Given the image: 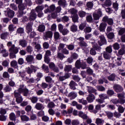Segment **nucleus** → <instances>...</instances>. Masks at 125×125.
Here are the masks:
<instances>
[{
	"mask_svg": "<svg viewBox=\"0 0 125 125\" xmlns=\"http://www.w3.org/2000/svg\"><path fill=\"white\" fill-rule=\"evenodd\" d=\"M90 54H91V55H96V51L94 48V47H93H93L91 48L90 50Z\"/></svg>",
	"mask_w": 125,
	"mask_h": 125,
	"instance_id": "64",
	"label": "nucleus"
},
{
	"mask_svg": "<svg viewBox=\"0 0 125 125\" xmlns=\"http://www.w3.org/2000/svg\"><path fill=\"white\" fill-rule=\"evenodd\" d=\"M11 90H12V88L8 85H7L3 89L4 92H10Z\"/></svg>",
	"mask_w": 125,
	"mask_h": 125,
	"instance_id": "53",
	"label": "nucleus"
},
{
	"mask_svg": "<svg viewBox=\"0 0 125 125\" xmlns=\"http://www.w3.org/2000/svg\"><path fill=\"white\" fill-rule=\"evenodd\" d=\"M78 95L77 93L74 92H71L69 93L67 96V97L70 99V100H73V99H75L76 97H77Z\"/></svg>",
	"mask_w": 125,
	"mask_h": 125,
	"instance_id": "17",
	"label": "nucleus"
},
{
	"mask_svg": "<svg viewBox=\"0 0 125 125\" xmlns=\"http://www.w3.org/2000/svg\"><path fill=\"white\" fill-rule=\"evenodd\" d=\"M14 95L16 98V101L17 103L20 104L23 101V98L21 96V94L15 90L14 92Z\"/></svg>",
	"mask_w": 125,
	"mask_h": 125,
	"instance_id": "3",
	"label": "nucleus"
},
{
	"mask_svg": "<svg viewBox=\"0 0 125 125\" xmlns=\"http://www.w3.org/2000/svg\"><path fill=\"white\" fill-rule=\"evenodd\" d=\"M102 5L103 7H104V6L109 7V6H111V5H112V2L110 0H106L104 4H103Z\"/></svg>",
	"mask_w": 125,
	"mask_h": 125,
	"instance_id": "31",
	"label": "nucleus"
},
{
	"mask_svg": "<svg viewBox=\"0 0 125 125\" xmlns=\"http://www.w3.org/2000/svg\"><path fill=\"white\" fill-rule=\"evenodd\" d=\"M55 10V5H51L49 7L44 10V13H50V12H53V11Z\"/></svg>",
	"mask_w": 125,
	"mask_h": 125,
	"instance_id": "14",
	"label": "nucleus"
},
{
	"mask_svg": "<svg viewBox=\"0 0 125 125\" xmlns=\"http://www.w3.org/2000/svg\"><path fill=\"white\" fill-rule=\"evenodd\" d=\"M71 70L72 66L71 65H65V66L64 67V71H65V72H67L68 73H69V72H71Z\"/></svg>",
	"mask_w": 125,
	"mask_h": 125,
	"instance_id": "45",
	"label": "nucleus"
},
{
	"mask_svg": "<svg viewBox=\"0 0 125 125\" xmlns=\"http://www.w3.org/2000/svg\"><path fill=\"white\" fill-rule=\"evenodd\" d=\"M103 56L104 59H106L107 60H110L111 58V55L110 53L107 52H104L103 53Z\"/></svg>",
	"mask_w": 125,
	"mask_h": 125,
	"instance_id": "38",
	"label": "nucleus"
},
{
	"mask_svg": "<svg viewBox=\"0 0 125 125\" xmlns=\"http://www.w3.org/2000/svg\"><path fill=\"white\" fill-rule=\"evenodd\" d=\"M102 15V12L101 11V9H99L97 13H94L93 14V17L94 20H99L100 17Z\"/></svg>",
	"mask_w": 125,
	"mask_h": 125,
	"instance_id": "7",
	"label": "nucleus"
},
{
	"mask_svg": "<svg viewBox=\"0 0 125 125\" xmlns=\"http://www.w3.org/2000/svg\"><path fill=\"white\" fill-rule=\"evenodd\" d=\"M19 9L20 11H23L24 9L27 8V5H25L24 3L20 4L18 6Z\"/></svg>",
	"mask_w": 125,
	"mask_h": 125,
	"instance_id": "30",
	"label": "nucleus"
},
{
	"mask_svg": "<svg viewBox=\"0 0 125 125\" xmlns=\"http://www.w3.org/2000/svg\"><path fill=\"white\" fill-rule=\"evenodd\" d=\"M36 18L37 14L35 12V10H32L29 14V19L30 21H34V20H36Z\"/></svg>",
	"mask_w": 125,
	"mask_h": 125,
	"instance_id": "11",
	"label": "nucleus"
},
{
	"mask_svg": "<svg viewBox=\"0 0 125 125\" xmlns=\"http://www.w3.org/2000/svg\"><path fill=\"white\" fill-rule=\"evenodd\" d=\"M69 78H70V74L69 73H66L64 76L59 77V81L60 82H63V81H65V80H67Z\"/></svg>",
	"mask_w": 125,
	"mask_h": 125,
	"instance_id": "23",
	"label": "nucleus"
},
{
	"mask_svg": "<svg viewBox=\"0 0 125 125\" xmlns=\"http://www.w3.org/2000/svg\"><path fill=\"white\" fill-rule=\"evenodd\" d=\"M124 34H125V28H121L118 32V35L119 36H123Z\"/></svg>",
	"mask_w": 125,
	"mask_h": 125,
	"instance_id": "63",
	"label": "nucleus"
},
{
	"mask_svg": "<svg viewBox=\"0 0 125 125\" xmlns=\"http://www.w3.org/2000/svg\"><path fill=\"white\" fill-rule=\"evenodd\" d=\"M17 91L21 94L23 93V96H28V94H29V90L24 87V85H20Z\"/></svg>",
	"mask_w": 125,
	"mask_h": 125,
	"instance_id": "2",
	"label": "nucleus"
},
{
	"mask_svg": "<svg viewBox=\"0 0 125 125\" xmlns=\"http://www.w3.org/2000/svg\"><path fill=\"white\" fill-rule=\"evenodd\" d=\"M86 73L88 75L91 76L93 75V70L91 69L90 67H88L86 70Z\"/></svg>",
	"mask_w": 125,
	"mask_h": 125,
	"instance_id": "61",
	"label": "nucleus"
},
{
	"mask_svg": "<svg viewBox=\"0 0 125 125\" xmlns=\"http://www.w3.org/2000/svg\"><path fill=\"white\" fill-rule=\"evenodd\" d=\"M103 22H106L108 24V25H113L114 23V21H113L112 19H109L108 16H105L103 18Z\"/></svg>",
	"mask_w": 125,
	"mask_h": 125,
	"instance_id": "10",
	"label": "nucleus"
},
{
	"mask_svg": "<svg viewBox=\"0 0 125 125\" xmlns=\"http://www.w3.org/2000/svg\"><path fill=\"white\" fill-rule=\"evenodd\" d=\"M60 33H62L63 36H66V35L68 34L69 31L68 30V29L64 28L62 29V31L60 32Z\"/></svg>",
	"mask_w": 125,
	"mask_h": 125,
	"instance_id": "62",
	"label": "nucleus"
},
{
	"mask_svg": "<svg viewBox=\"0 0 125 125\" xmlns=\"http://www.w3.org/2000/svg\"><path fill=\"white\" fill-rule=\"evenodd\" d=\"M8 36H9V32H3L0 35V38L2 40H5L6 38H7Z\"/></svg>",
	"mask_w": 125,
	"mask_h": 125,
	"instance_id": "39",
	"label": "nucleus"
},
{
	"mask_svg": "<svg viewBox=\"0 0 125 125\" xmlns=\"http://www.w3.org/2000/svg\"><path fill=\"white\" fill-rule=\"evenodd\" d=\"M75 66L77 69H80L82 67V62H81V60H78L75 62Z\"/></svg>",
	"mask_w": 125,
	"mask_h": 125,
	"instance_id": "47",
	"label": "nucleus"
},
{
	"mask_svg": "<svg viewBox=\"0 0 125 125\" xmlns=\"http://www.w3.org/2000/svg\"><path fill=\"white\" fill-rule=\"evenodd\" d=\"M85 27H86V22H83L79 25V28L81 31H83V30Z\"/></svg>",
	"mask_w": 125,
	"mask_h": 125,
	"instance_id": "58",
	"label": "nucleus"
},
{
	"mask_svg": "<svg viewBox=\"0 0 125 125\" xmlns=\"http://www.w3.org/2000/svg\"><path fill=\"white\" fill-rule=\"evenodd\" d=\"M37 31L40 33L44 32L45 31V26L43 24H40L38 27Z\"/></svg>",
	"mask_w": 125,
	"mask_h": 125,
	"instance_id": "26",
	"label": "nucleus"
},
{
	"mask_svg": "<svg viewBox=\"0 0 125 125\" xmlns=\"http://www.w3.org/2000/svg\"><path fill=\"white\" fill-rule=\"evenodd\" d=\"M100 110H101V105L97 104L95 106V109L93 111V113H94V114H96L98 111H100Z\"/></svg>",
	"mask_w": 125,
	"mask_h": 125,
	"instance_id": "41",
	"label": "nucleus"
},
{
	"mask_svg": "<svg viewBox=\"0 0 125 125\" xmlns=\"http://www.w3.org/2000/svg\"><path fill=\"white\" fill-rule=\"evenodd\" d=\"M125 49L124 48L120 49L118 52L117 56H120V55H124L125 54Z\"/></svg>",
	"mask_w": 125,
	"mask_h": 125,
	"instance_id": "60",
	"label": "nucleus"
},
{
	"mask_svg": "<svg viewBox=\"0 0 125 125\" xmlns=\"http://www.w3.org/2000/svg\"><path fill=\"white\" fill-rule=\"evenodd\" d=\"M95 123L97 125H103L104 124V120L100 118H97L96 119Z\"/></svg>",
	"mask_w": 125,
	"mask_h": 125,
	"instance_id": "35",
	"label": "nucleus"
},
{
	"mask_svg": "<svg viewBox=\"0 0 125 125\" xmlns=\"http://www.w3.org/2000/svg\"><path fill=\"white\" fill-rule=\"evenodd\" d=\"M71 32H77L78 31V26L75 24H73L70 27Z\"/></svg>",
	"mask_w": 125,
	"mask_h": 125,
	"instance_id": "50",
	"label": "nucleus"
},
{
	"mask_svg": "<svg viewBox=\"0 0 125 125\" xmlns=\"http://www.w3.org/2000/svg\"><path fill=\"white\" fill-rule=\"evenodd\" d=\"M86 20L87 22H88L89 23H91L92 22V21H93V19L92 18V16H91L90 15L86 16Z\"/></svg>",
	"mask_w": 125,
	"mask_h": 125,
	"instance_id": "55",
	"label": "nucleus"
},
{
	"mask_svg": "<svg viewBox=\"0 0 125 125\" xmlns=\"http://www.w3.org/2000/svg\"><path fill=\"white\" fill-rule=\"evenodd\" d=\"M7 46L9 47V52H13L15 54H17L19 52V47L15 46V44H12V42H8Z\"/></svg>",
	"mask_w": 125,
	"mask_h": 125,
	"instance_id": "1",
	"label": "nucleus"
},
{
	"mask_svg": "<svg viewBox=\"0 0 125 125\" xmlns=\"http://www.w3.org/2000/svg\"><path fill=\"white\" fill-rule=\"evenodd\" d=\"M10 65L11 67H13V68L17 69V68H18V62L15 60H13L11 62Z\"/></svg>",
	"mask_w": 125,
	"mask_h": 125,
	"instance_id": "28",
	"label": "nucleus"
},
{
	"mask_svg": "<svg viewBox=\"0 0 125 125\" xmlns=\"http://www.w3.org/2000/svg\"><path fill=\"white\" fill-rule=\"evenodd\" d=\"M78 41H79V45L82 48H85L87 46V43L84 42V38L80 37L77 39Z\"/></svg>",
	"mask_w": 125,
	"mask_h": 125,
	"instance_id": "5",
	"label": "nucleus"
},
{
	"mask_svg": "<svg viewBox=\"0 0 125 125\" xmlns=\"http://www.w3.org/2000/svg\"><path fill=\"white\" fill-rule=\"evenodd\" d=\"M25 60L27 63H32L34 61V56L28 55L25 58Z\"/></svg>",
	"mask_w": 125,
	"mask_h": 125,
	"instance_id": "22",
	"label": "nucleus"
},
{
	"mask_svg": "<svg viewBox=\"0 0 125 125\" xmlns=\"http://www.w3.org/2000/svg\"><path fill=\"white\" fill-rule=\"evenodd\" d=\"M19 45H21L22 47H26L28 42L27 41L24 40H21L19 42Z\"/></svg>",
	"mask_w": 125,
	"mask_h": 125,
	"instance_id": "24",
	"label": "nucleus"
},
{
	"mask_svg": "<svg viewBox=\"0 0 125 125\" xmlns=\"http://www.w3.org/2000/svg\"><path fill=\"white\" fill-rule=\"evenodd\" d=\"M58 4L60 6L65 7V6L67 5V1H66V0H59L58 1Z\"/></svg>",
	"mask_w": 125,
	"mask_h": 125,
	"instance_id": "25",
	"label": "nucleus"
},
{
	"mask_svg": "<svg viewBox=\"0 0 125 125\" xmlns=\"http://www.w3.org/2000/svg\"><path fill=\"white\" fill-rule=\"evenodd\" d=\"M1 53L3 54L2 56L3 57H7V56H8V55H9V53H8V52H6V50L5 49L1 51Z\"/></svg>",
	"mask_w": 125,
	"mask_h": 125,
	"instance_id": "54",
	"label": "nucleus"
},
{
	"mask_svg": "<svg viewBox=\"0 0 125 125\" xmlns=\"http://www.w3.org/2000/svg\"><path fill=\"white\" fill-rule=\"evenodd\" d=\"M69 85L70 89L75 90L76 89V86H77V83H76V82H75L74 81H71L69 84Z\"/></svg>",
	"mask_w": 125,
	"mask_h": 125,
	"instance_id": "20",
	"label": "nucleus"
},
{
	"mask_svg": "<svg viewBox=\"0 0 125 125\" xmlns=\"http://www.w3.org/2000/svg\"><path fill=\"white\" fill-rule=\"evenodd\" d=\"M53 36V33L51 31H47L45 32L43 35L44 40H47V39H52Z\"/></svg>",
	"mask_w": 125,
	"mask_h": 125,
	"instance_id": "9",
	"label": "nucleus"
},
{
	"mask_svg": "<svg viewBox=\"0 0 125 125\" xmlns=\"http://www.w3.org/2000/svg\"><path fill=\"white\" fill-rule=\"evenodd\" d=\"M73 22L74 23H79V16L78 15H75L71 16Z\"/></svg>",
	"mask_w": 125,
	"mask_h": 125,
	"instance_id": "33",
	"label": "nucleus"
},
{
	"mask_svg": "<svg viewBox=\"0 0 125 125\" xmlns=\"http://www.w3.org/2000/svg\"><path fill=\"white\" fill-rule=\"evenodd\" d=\"M99 96L101 99L104 101V99H108L109 98V97H108V96L105 94H101L99 95Z\"/></svg>",
	"mask_w": 125,
	"mask_h": 125,
	"instance_id": "48",
	"label": "nucleus"
},
{
	"mask_svg": "<svg viewBox=\"0 0 125 125\" xmlns=\"http://www.w3.org/2000/svg\"><path fill=\"white\" fill-rule=\"evenodd\" d=\"M57 58H59L60 60H63V59L65 58V56L62 53L58 52Z\"/></svg>",
	"mask_w": 125,
	"mask_h": 125,
	"instance_id": "46",
	"label": "nucleus"
},
{
	"mask_svg": "<svg viewBox=\"0 0 125 125\" xmlns=\"http://www.w3.org/2000/svg\"><path fill=\"white\" fill-rule=\"evenodd\" d=\"M117 97H118V99L121 101V102L125 104V93H119L117 94Z\"/></svg>",
	"mask_w": 125,
	"mask_h": 125,
	"instance_id": "15",
	"label": "nucleus"
},
{
	"mask_svg": "<svg viewBox=\"0 0 125 125\" xmlns=\"http://www.w3.org/2000/svg\"><path fill=\"white\" fill-rule=\"evenodd\" d=\"M68 11L69 13L71 14V16L78 15V10L75 8L70 9Z\"/></svg>",
	"mask_w": 125,
	"mask_h": 125,
	"instance_id": "34",
	"label": "nucleus"
},
{
	"mask_svg": "<svg viewBox=\"0 0 125 125\" xmlns=\"http://www.w3.org/2000/svg\"><path fill=\"white\" fill-rule=\"evenodd\" d=\"M78 15L80 18H83V17H85V16H86V12L83 10L79 11Z\"/></svg>",
	"mask_w": 125,
	"mask_h": 125,
	"instance_id": "29",
	"label": "nucleus"
},
{
	"mask_svg": "<svg viewBox=\"0 0 125 125\" xmlns=\"http://www.w3.org/2000/svg\"><path fill=\"white\" fill-rule=\"evenodd\" d=\"M99 38L100 39V41H99L98 43L100 46H101V45H103V44H106L107 41H106V39L104 35L100 36Z\"/></svg>",
	"mask_w": 125,
	"mask_h": 125,
	"instance_id": "8",
	"label": "nucleus"
},
{
	"mask_svg": "<svg viewBox=\"0 0 125 125\" xmlns=\"http://www.w3.org/2000/svg\"><path fill=\"white\" fill-rule=\"evenodd\" d=\"M112 103H113V104H124L122 102V101H120V100L118 99H112L111 101Z\"/></svg>",
	"mask_w": 125,
	"mask_h": 125,
	"instance_id": "44",
	"label": "nucleus"
},
{
	"mask_svg": "<svg viewBox=\"0 0 125 125\" xmlns=\"http://www.w3.org/2000/svg\"><path fill=\"white\" fill-rule=\"evenodd\" d=\"M42 10H43V6H38L35 9V11L37 13L42 12Z\"/></svg>",
	"mask_w": 125,
	"mask_h": 125,
	"instance_id": "57",
	"label": "nucleus"
},
{
	"mask_svg": "<svg viewBox=\"0 0 125 125\" xmlns=\"http://www.w3.org/2000/svg\"><path fill=\"white\" fill-rule=\"evenodd\" d=\"M107 27V24L105 22H102L99 26V29L100 32H105V29Z\"/></svg>",
	"mask_w": 125,
	"mask_h": 125,
	"instance_id": "18",
	"label": "nucleus"
},
{
	"mask_svg": "<svg viewBox=\"0 0 125 125\" xmlns=\"http://www.w3.org/2000/svg\"><path fill=\"white\" fill-rule=\"evenodd\" d=\"M38 69V68L36 67L34 65H31L30 67H28L26 68V73H27L28 75H30V77H31V74H32L33 72L36 73V72H37Z\"/></svg>",
	"mask_w": 125,
	"mask_h": 125,
	"instance_id": "4",
	"label": "nucleus"
},
{
	"mask_svg": "<svg viewBox=\"0 0 125 125\" xmlns=\"http://www.w3.org/2000/svg\"><path fill=\"white\" fill-rule=\"evenodd\" d=\"M54 39L55 41H58V40H60V33L58 32H55L54 33Z\"/></svg>",
	"mask_w": 125,
	"mask_h": 125,
	"instance_id": "40",
	"label": "nucleus"
},
{
	"mask_svg": "<svg viewBox=\"0 0 125 125\" xmlns=\"http://www.w3.org/2000/svg\"><path fill=\"white\" fill-rule=\"evenodd\" d=\"M21 120L22 122H29L30 121V118L26 115H21Z\"/></svg>",
	"mask_w": 125,
	"mask_h": 125,
	"instance_id": "32",
	"label": "nucleus"
},
{
	"mask_svg": "<svg viewBox=\"0 0 125 125\" xmlns=\"http://www.w3.org/2000/svg\"><path fill=\"white\" fill-rule=\"evenodd\" d=\"M113 89L116 92H122L124 90V88L121 85L115 84L113 86Z\"/></svg>",
	"mask_w": 125,
	"mask_h": 125,
	"instance_id": "12",
	"label": "nucleus"
},
{
	"mask_svg": "<svg viewBox=\"0 0 125 125\" xmlns=\"http://www.w3.org/2000/svg\"><path fill=\"white\" fill-rule=\"evenodd\" d=\"M98 82L99 84H103L104 83H108V80L105 79V78H104L103 79H100Z\"/></svg>",
	"mask_w": 125,
	"mask_h": 125,
	"instance_id": "51",
	"label": "nucleus"
},
{
	"mask_svg": "<svg viewBox=\"0 0 125 125\" xmlns=\"http://www.w3.org/2000/svg\"><path fill=\"white\" fill-rule=\"evenodd\" d=\"M14 14H15V13L9 8H8L7 10L5 11V16H8L9 18H13Z\"/></svg>",
	"mask_w": 125,
	"mask_h": 125,
	"instance_id": "6",
	"label": "nucleus"
},
{
	"mask_svg": "<svg viewBox=\"0 0 125 125\" xmlns=\"http://www.w3.org/2000/svg\"><path fill=\"white\" fill-rule=\"evenodd\" d=\"M34 49L36 52H42V46L40 44L37 43V42H34Z\"/></svg>",
	"mask_w": 125,
	"mask_h": 125,
	"instance_id": "16",
	"label": "nucleus"
},
{
	"mask_svg": "<svg viewBox=\"0 0 125 125\" xmlns=\"http://www.w3.org/2000/svg\"><path fill=\"white\" fill-rule=\"evenodd\" d=\"M105 114L108 118V119H111L114 116V114L110 111H106Z\"/></svg>",
	"mask_w": 125,
	"mask_h": 125,
	"instance_id": "52",
	"label": "nucleus"
},
{
	"mask_svg": "<svg viewBox=\"0 0 125 125\" xmlns=\"http://www.w3.org/2000/svg\"><path fill=\"white\" fill-rule=\"evenodd\" d=\"M35 108L36 110H42L44 109V105L40 103H38L36 104Z\"/></svg>",
	"mask_w": 125,
	"mask_h": 125,
	"instance_id": "19",
	"label": "nucleus"
},
{
	"mask_svg": "<svg viewBox=\"0 0 125 125\" xmlns=\"http://www.w3.org/2000/svg\"><path fill=\"white\" fill-rule=\"evenodd\" d=\"M79 103L83 104V105H87V101L84 100L83 98L78 100Z\"/></svg>",
	"mask_w": 125,
	"mask_h": 125,
	"instance_id": "42",
	"label": "nucleus"
},
{
	"mask_svg": "<svg viewBox=\"0 0 125 125\" xmlns=\"http://www.w3.org/2000/svg\"><path fill=\"white\" fill-rule=\"evenodd\" d=\"M30 100L32 103L35 104V103H37L38 102V100H39V99L38 98V97L33 96L30 98Z\"/></svg>",
	"mask_w": 125,
	"mask_h": 125,
	"instance_id": "49",
	"label": "nucleus"
},
{
	"mask_svg": "<svg viewBox=\"0 0 125 125\" xmlns=\"http://www.w3.org/2000/svg\"><path fill=\"white\" fill-rule=\"evenodd\" d=\"M42 69L43 70L45 73H49V72L48 66L47 65H45L44 64H43L42 66Z\"/></svg>",
	"mask_w": 125,
	"mask_h": 125,
	"instance_id": "56",
	"label": "nucleus"
},
{
	"mask_svg": "<svg viewBox=\"0 0 125 125\" xmlns=\"http://www.w3.org/2000/svg\"><path fill=\"white\" fill-rule=\"evenodd\" d=\"M26 32L27 34H30V32H32L33 30V23H28L26 25Z\"/></svg>",
	"mask_w": 125,
	"mask_h": 125,
	"instance_id": "21",
	"label": "nucleus"
},
{
	"mask_svg": "<svg viewBox=\"0 0 125 125\" xmlns=\"http://www.w3.org/2000/svg\"><path fill=\"white\" fill-rule=\"evenodd\" d=\"M93 47L95 48V50L96 51H98L99 52H101L102 48L100 46H99L97 44L94 45Z\"/></svg>",
	"mask_w": 125,
	"mask_h": 125,
	"instance_id": "59",
	"label": "nucleus"
},
{
	"mask_svg": "<svg viewBox=\"0 0 125 125\" xmlns=\"http://www.w3.org/2000/svg\"><path fill=\"white\" fill-rule=\"evenodd\" d=\"M107 79L108 81H110V82H113L115 81V79H116V74H112L107 77Z\"/></svg>",
	"mask_w": 125,
	"mask_h": 125,
	"instance_id": "43",
	"label": "nucleus"
},
{
	"mask_svg": "<svg viewBox=\"0 0 125 125\" xmlns=\"http://www.w3.org/2000/svg\"><path fill=\"white\" fill-rule=\"evenodd\" d=\"M9 119L11 121H14V122L17 121L16 120V115H15V114H14L13 112H12L10 114Z\"/></svg>",
	"mask_w": 125,
	"mask_h": 125,
	"instance_id": "37",
	"label": "nucleus"
},
{
	"mask_svg": "<svg viewBox=\"0 0 125 125\" xmlns=\"http://www.w3.org/2000/svg\"><path fill=\"white\" fill-rule=\"evenodd\" d=\"M78 116L80 118H82V119H83V120L87 118V115L82 111H79Z\"/></svg>",
	"mask_w": 125,
	"mask_h": 125,
	"instance_id": "27",
	"label": "nucleus"
},
{
	"mask_svg": "<svg viewBox=\"0 0 125 125\" xmlns=\"http://www.w3.org/2000/svg\"><path fill=\"white\" fill-rule=\"evenodd\" d=\"M86 100L88 103H92L95 100V96L93 94H89L86 97Z\"/></svg>",
	"mask_w": 125,
	"mask_h": 125,
	"instance_id": "13",
	"label": "nucleus"
},
{
	"mask_svg": "<svg viewBox=\"0 0 125 125\" xmlns=\"http://www.w3.org/2000/svg\"><path fill=\"white\" fill-rule=\"evenodd\" d=\"M87 91L89 94H92V93H94V92H96V89L93 88V87L91 86H87Z\"/></svg>",
	"mask_w": 125,
	"mask_h": 125,
	"instance_id": "36",
	"label": "nucleus"
}]
</instances>
